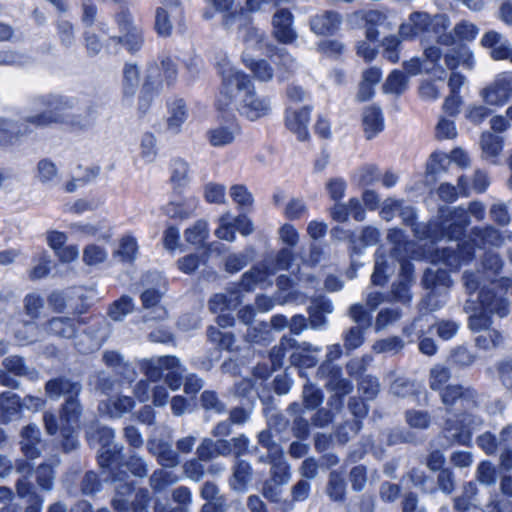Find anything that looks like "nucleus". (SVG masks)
Returning <instances> with one entry per match:
<instances>
[{
    "label": "nucleus",
    "mask_w": 512,
    "mask_h": 512,
    "mask_svg": "<svg viewBox=\"0 0 512 512\" xmlns=\"http://www.w3.org/2000/svg\"><path fill=\"white\" fill-rule=\"evenodd\" d=\"M218 70L222 77V89L217 102L219 109H226L233 104L242 116L251 121L270 113L271 106L268 98L255 93L247 75L228 60L219 62Z\"/></svg>",
    "instance_id": "f257e3e1"
},
{
    "label": "nucleus",
    "mask_w": 512,
    "mask_h": 512,
    "mask_svg": "<svg viewBox=\"0 0 512 512\" xmlns=\"http://www.w3.org/2000/svg\"><path fill=\"white\" fill-rule=\"evenodd\" d=\"M469 224L467 212L462 208H457L441 221L430 223L426 232L419 235V238L431 239L434 242L441 237L447 236L450 241L449 246L438 245L435 251H427L424 256L432 263L443 262L451 269H457L460 265L470 258L473 246L470 243H458L457 240L462 234L464 227Z\"/></svg>",
    "instance_id": "f03ea898"
},
{
    "label": "nucleus",
    "mask_w": 512,
    "mask_h": 512,
    "mask_svg": "<svg viewBox=\"0 0 512 512\" xmlns=\"http://www.w3.org/2000/svg\"><path fill=\"white\" fill-rule=\"evenodd\" d=\"M482 271H478L479 275H474L468 271L464 273V285L471 293L477 290L478 280L486 279L493 285L490 289L483 288L479 295L480 312L474 313L469 318V328L474 333H481L492 330L490 328L491 321L486 313H495L500 317H505L509 313L508 303L502 296V290L498 293L495 292L497 285L494 282V277L498 274L502 267V261L498 255L489 252L485 255L482 261Z\"/></svg>",
    "instance_id": "7ed1b4c3"
},
{
    "label": "nucleus",
    "mask_w": 512,
    "mask_h": 512,
    "mask_svg": "<svg viewBox=\"0 0 512 512\" xmlns=\"http://www.w3.org/2000/svg\"><path fill=\"white\" fill-rule=\"evenodd\" d=\"M442 403L447 409L456 406L457 420L447 421L446 431L455 441L462 445H468L472 438L473 431L482 425V419L472 413L462 412L470 410L476 405V395L470 388L464 389L458 385H449L441 391Z\"/></svg>",
    "instance_id": "20e7f679"
},
{
    "label": "nucleus",
    "mask_w": 512,
    "mask_h": 512,
    "mask_svg": "<svg viewBox=\"0 0 512 512\" xmlns=\"http://www.w3.org/2000/svg\"><path fill=\"white\" fill-rule=\"evenodd\" d=\"M450 26L448 16L438 14L431 17L425 12H413L408 19L401 24L399 33L404 39L420 38L421 42L436 41L450 46L454 44V38L446 30Z\"/></svg>",
    "instance_id": "39448f33"
},
{
    "label": "nucleus",
    "mask_w": 512,
    "mask_h": 512,
    "mask_svg": "<svg viewBox=\"0 0 512 512\" xmlns=\"http://www.w3.org/2000/svg\"><path fill=\"white\" fill-rule=\"evenodd\" d=\"M69 108L68 101L60 96H39L32 101L31 113L24 118V122L35 127L63 123L69 117Z\"/></svg>",
    "instance_id": "423d86ee"
},
{
    "label": "nucleus",
    "mask_w": 512,
    "mask_h": 512,
    "mask_svg": "<svg viewBox=\"0 0 512 512\" xmlns=\"http://www.w3.org/2000/svg\"><path fill=\"white\" fill-rule=\"evenodd\" d=\"M81 408L78 401L72 396L67 399L60 416V427L56 424L52 414L44 415V423L49 434H55L58 429L65 438L64 449L69 451L77 447L78 441L72 435L80 427Z\"/></svg>",
    "instance_id": "0eeeda50"
},
{
    "label": "nucleus",
    "mask_w": 512,
    "mask_h": 512,
    "mask_svg": "<svg viewBox=\"0 0 512 512\" xmlns=\"http://www.w3.org/2000/svg\"><path fill=\"white\" fill-rule=\"evenodd\" d=\"M178 367V359L171 356H162L151 359H144L140 362L141 371L147 376L149 381H140L134 390L136 398L140 402H146L150 399L151 383L156 382L162 376V373L168 369Z\"/></svg>",
    "instance_id": "6e6552de"
},
{
    "label": "nucleus",
    "mask_w": 512,
    "mask_h": 512,
    "mask_svg": "<svg viewBox=\"0 0 512 512\" xmlns=\"http://www.w3.org/2000/svg\"><path fill=\"white\" fill-rule=\"evenodd\" d=\"M291 259L292 252L290 249L284 248L280 250L273 263L254 267L246 272L242 277L240 286L246 291L253 290L257 284L264 283L268 276L274 275L280 270L288 269Z\"/></svg>",
    "instance_id": "1a4fd4ad"
},
{
    "label": "nucleus",
    "mask_w": 512,
    "mask_h": 512,
    "mask_svg": "<svg viewBox=\"0 0 512 512\" xmlns=\"http://www.w3.org/2000/svg\"><path fill=\"white\" fill-rule=\"evenodd\" d=\"M119 36L111 37L115 46L123 44L128 51L136 52L143 44L142 30L137 26L130 14L122 13L116 19Z\"/></svg>",
    "instance_id": "9d476101"
},
{
    "label": "nucleus",
    "mask_w": 512,
    "mask_h": 512,
    "mask_svg": "<svg viewBox=\"0 0 512 512\" xmlns=\"http://www.w3.org/2000/svg\"><path fill=\"white\" fill-rule=\"evenodd\" d=\"M480 95L489 105L501 106L506 103L512 97V73L499 74Z\"/></svg>",
    "instance_id": "9b49d317"
},
{
    "label": "nucleus",
    "mask_w": 512,
    "mask_h": 512,
    "mask_svg": "<svg viewBox=\"0 0 512 512\" xmlns=\"http://www.w3.org/2000/svg\"><path fill=\"white\" fill-rule=\"evenodd\" d=\"M152 276L158 280L159 284L157 288L146 289L141 294V300L144 308H153V311L151 312L153 315H146L145 317L147 320H163L167 316V311L164 307L158 306L157 304L166 291V282L159 274Z\"/></svg>",
    "instance_id": "f8f14e48"
},
{
    "label": "nucleus",
    "mask_w": 512,
    "mask_h": 512,
    "mask_svg": "<svg viewBox=\"0 0 512 512\" xmlns=\"http://www.w3.org/2000/svg\"><path fill=\"white\" fill-rule=\"evenodd\" d=\"M481 45L490 49V56L494 60L512 63V45L502 34L493 30L486 32L481 38Z\"/></svg>",
    "instance_id": "ddd939ff"
},
{
    "label": "nucleus",
    "mask_w": 512,
    "mask_h": 512,
    "mask_svg": "<svg viewBox=\"0 0 512 512\" xmlns=\"http://www.w3.org/2000/svg\"><path fill=\"white\" fill-rule=\"evenodd\" d=\"M311 108L308 106L293 109L288 108L286 111L285 122L287 128L295 133L299 140L304 141L308 138V123L310 120Z\"/></svg>",
    "instance_id": "4468645a"
},
{
    "label": "nucleus",
    "mask_w": 512,
    "mask_h": 512,
    "mask_svg": "<svg viewBox=\"0 0 512 512\" xmlns=\"http://www.w3.org/2000/svg\"><path fill=\"white\" fill-rule=\"evenodd\" d=\"M293 16L288 10H279L273 17V33L284 44H291L297 38L292 28Z\"/></svg>",
    "instance_id": "2eb2a0df"
},
{
    "label": "nucleus",
    "mask_w": 512,
    "mask_h": 512,
    "mask_svg": "<svg viewBox=\"0 0 512 512\" xmlns=\"http://www.w3.org/2000/svg\"><path fill=\"white\" fill-rule=\"evenodd\" d=\"M239 133V126L236 123L229 122L209 129L207 137L213 147L220 148L232 144Z\"/></svg>",
    "instance_id": "dca6fc26"
},
{
    "label": "nucleus",
    "mask_w": 512,
    "mask_h": 512,
    "mask_svg": "<svg viewBox=\"0 0 512 512\" xmlns=\"http://www.w3.org/2000/svg\"><path fill=\"white\" fill-rule=\"evenodd\" d=\"M342 22L341 16L332 11H325L312 17L311 30L318 35H328L336 32Z\"/></svg>",
    "instance_id": "f3484780"
},
{
    "label": "nucleus",
    "mask_w": 512,
    "mask_h": 512,
    "mask_svg": "<svg viewBox=\"0 0 512 512\" xmlns=\"http://www.w3.org/2000/svg\"><path fill=\"white\" fill-rule=\"evenodd\" d=\"M148 449L157 457L159 464L164 467H175L179 463L176 453L172 450L168 442L160 439H152L148 443Z\"/></svg>",
    "instance_id": "a211bd4d"
},
{
    "label": "nucleus",
    "mask_w": 512,
    "mask_h": 512,
    "mask_svg": "<svg viewBox=\"0 0 512 512\" xmlns=\"http://www.w3.org/2000/svg\"><path fill=\"white\" fill-rule=\"evenodd\" d=\"M240 302V292L238 290H231L227 293L215 294L209 300V309L213 313H224L227 310L236 308Z\"/></svg>",
    "instance_id": "6ab92c4d"
},
{
    "label": "nucleus",
    "mask_w": 512,
    "mask_h": 512,
    "mask_svg": "<svg viewBox=\"0 0 512 512\" xmlns=\"http://www.w3.org/2000/svg\"><path fill=\"white\" fill-rule=\"evenodd\" d=\"M252 480L251 465L245 461H238L233 469L232 477L229 481L230 487L237 492H245Z\"/></svg>",
    "instance_id": "aec40b11"
},
{
    "label": "nucleus",
    "mask_w": 512,
    "mask_h": 512,
    "mask_svg": "<svg viewBox=\"0 0 512 512\" xmlns=\"http://www.w3.org/2000/svg\"><path fill=\"white\" fill-rule=\"evenodd\" d=\"M363 127L368 139L375 137L384 128L383 117L379 108L370 106L363 112Z\"/></svg>",
    "instance_id": "412c9836"
},
{
    "label": "nucleus",
    "mask_w": 512,
    "mask_h": 512,
    "mask_svg": "<svg viewBox=\"0 0 512 512\" xmlns=\"http://www.w3.org/2000/svg\"><path fill=\"white\" fill-rule=\"evenodd\" d=\"M191 179L189 165L183 159H174L170 164V181L175 189L186 187Z\"/></svg>",
    "instance_id": "4be33fe9"
},
{
    "label": "nucleus",
    "mask_w": 512,
    "mask_h": 512,
    "mask_svg": "<svg viewBox=\"0 0 512 512\" xmlns=\"http://www.w3.org/2000/svg\"><path fill=\"white\" fill-rule=\"evenodd\" d=\"M480 145L482 149V156L487 160H492L498 157L503 149L502 137L492 134L490 132H484L481 135Z\"/></svg>",
    "instance_id": "5701e85b"
},
{
    "label": "nucleus",
    "mask_w": 512,
    "mask_h": 512,
    "mask_svg": "<svg viewBox=\"0 0 512 512\" xmlns=\"http://www.w3.org/2000/svg\"><path fill=\"white\" fill-rule=\"evenodd\" d=\"M39 434V429L35 425H28L22 431V450L31 459L37 458L40 453L37 447V444H39Z\"/></svg>",
    "instance_id": "b1692460"
},
{
    "label": "nucleus",
    "mask_w": 512,
    "mask_h": 512,
    "mask_svg": "<svg viewBox=\"0 0 512 512\" xmlns=\"http://www.w3.org/2000/svg\"><path fill=\"white\" fill-rule=\"evenodd\" d=\"M352 17L365 20L368 25L366 29V37L369 40H378L379 32L377 31L376 26L382 25L386 19L382 13L378 11H360L354 13Z\"/></svg>",
    "instance_id": "393cba45"
},
{
    "label": "nucleus",
    "mask_w": 512,
    "mask_h": 512,
    "mask_svg": "<svg viewBox=\"0 0 512 512\" xmlns=\"http://www.w3.org/2000/svg\"><path fill=\"white\" fill-rule=\"evenodd\" d=\"M187 119V110L182 100H177L170 107V115L167 119V129L172 134H178Z\"/></svg>",
    "instance_id": "a878e982"
},
{
    "label": "nucleus",
    "mask_w": 512,
    "mask_h": 512,
    "mask_svg": "<svg viewBox=\"0 0 512 512\" xmlns=\"http://www.w3.org/2000/svg\"><path fill=\"white\" fill-rule=\"evenodd\" d=\"M80 391L78 383H72L65 379L51 380L46 384V393L50 398H58L65 394L77 395Z\"/></svg>",
    "instance_id": "bb28decb"
},
{
    "label": "nucleus",
    "mask_w": 512,
    "mask_h": 512,
    "mask_svg": "<svg viewBox=\"0 0 512 512\" xmlns=\"http://www.w3.org/2000/svg\"><path fill=\"white\" fill-rule=\"evenodd\" d=\"M133 408V401L129 397L118 398L111 403L102 402L99 405V411L102 414H107L110 417H120L124 413L131 411Z\"/></svg>",
    "instance_id": "cd10ccee"
},
{
    "label": "nucleus",
    "mask_w": 512,
    "mask_h": 512,
    "mask_svg": "<svg viewBox=\"0 0 512 512\" xmlns=\"http://www.w3.org/2000/svg\"><path fill=\"white\" fill-rule=\"evenodd\" d=\"M197 198L191 196L183 199L181 202H171L166 206V213L172 217L186 218L190 216L197 208Z\"/></svg>",
    "instance_id": "c85d7f7f"
},
{
    "label": "nucleus",
    "mask_w": 512,
    "mask_h": 512,
    "mask_svg": "<svg viewBox=\"0 0 512 512\" xmlns=\"http://www.w3.org/2000/svg\"><path fill=\"white\" fill-rule=\"evenodd\" d=\"M47 331L55 336L71 338L75 335L76 328L70 319L56 317L48 322Z\"/></svg>",
    "instance_id": "c756f323"
},
{
    "label": "nucleus",
    "mask_w": 512,
    "mask_h": 512,
    "mask_svg": "<svg viewBox=\"0 0 512 512\" xmlns=\"http://www.w3.org/2000/svg\"><path fill=\"white\" fill-rule=\"evenodd\" d=\"M245 65L254 73L260 81H269L273 77V69L265 60H254L246 53L243 55Z\"/></svg>",
    "instance_id": "7c9ffc66"
},
{
    "label": "nucleus",
    "mask_w": 512,
    "mask_h": 512,
    "mask_svg": "<svg viewBox=\"0 0 512 512\" xmlns=\"http://www.w3.org/2000/svg\"><path fill=\"white\" fill-rule=\"evenodd\" d=\"M36 177L42 184L54 185L58 181V169L52 161L42 159L37 164Z\"/></svg>",
    "instance_id": "2f4dec72"
},
{
    "label": "nucleus",
    "mask_w": 512,
    "mask_h": 512,
    "mask_svg": "<svg viewBox=\"0 0 512 512\" xmlns=\"http://www.w3.org/2000/svg\"><path fill=\"white\" fill-rule=\"evenodd\" d=\"M407 86V77L402 72L394 70L386 79V82L383 85V90L385 93L399 95L407 89Z\"/></svg>",
    "instance_id": "473e14b6"
},
{
    "label": "nucleus",
    "mask_w": 512,
    "mask_h": 512,
    "mask_svg": "<svg viewBox=\"0 0 512 512\" xmlns=\"http://www.w3.org/2000/svg\"><path fill=\"white\" fill-rule=\"evenodd\" d=\"M441 59V51L436 46H429L424 49V59L422 60L424 64H428L432 67L431 73L437 76L439 79L445 75V70L440 64Z\"/></svg>",
    "instance_id": "72a5a7b5"
},
{
    "label": "nucleus",
    "mask_w": 512,
    "mask_h": 512,
    "mask_svg": "<svg viewBox=\"0 0 512 512\" xmlns=\"http://www.w3.org/2000/svg\"><path fill=\"white\" fill-rule=\"evenodd\" d=\"M380 177L379 169L374 164H365L359 167L352 176V179L361 185H370Z\"/></svg>",
    "instance_id": "f704fd0d"
},
{
    "label": "nucleus",
    "mask_w": 512,
    "mask_h": 512,
    "mask_svg": "<svg viewBox=\"0 0 512 512\" xmlns=\"http://www.w3.org/2000/svg\"><path fill=\"white\" fill-rule=\"evenodd\" d=\"M51 257L46 251L38 253L34 258V264L29 272L31 279H41L50 271Z\"/></svg>",
    "instance_id": "c9c22d12"
},
{
    "label": "nucleus",
    "mask_w": 512,
    "mask_h": 512,
    "mask_svg": "<svg viewBox=\"0 0 512 512\" xmlns=\"http://www.w3.org/2000/svg\"><path fill=\"white\" fill-rule=\"evenodd\" d=\"M478 33L479 29L475 24L468 21H461L455 25L453 34H450L453 36L454 42L456 39L471 42L477 37Z\"/></svg>",
    "instance_id": "e433bc0d"
},
{
    "label": "nucleus",
    "mask_w": 512,
    "mask_h": 512,
    "mask_svg": "<svg viewBox=\"0 0 512 512\" xmlns=\"http://www.w3.org/2000/svg\"><path fill=\"white\" fill-rule=\"evenodd\" d=\"M217 446L220 454L233 453L235 456H240L245 453L248 448V439L244 436H240L233 438L230 443L219 441Z\"/></svg>",
    "instance_id": "4c0bfd02"
},
{
    "label": "nucleus",
    "mask_w": 512,
    "mask_h": 512,
    "mask_svg": "<svg viewBox=\"0 0 512 512\" xmlns=\"http://www.w3.org/2000/svg\"><path fill=\"white\" fill-rule=\"evenodd\" d=\"M234 217L230 213H225L219 219V227L215 231V235L222 240L232 242L235 240Z\"/></svg>",
    "instance_id": "58836bf2"
},
{
    "label": "nucleus",
    "mask_w": 512,
    "mask_h": 512,
    "mask_svg": "<svg viewBox=\"0 0 512 512\" xmlns=\"http://www.w3.org/2000/svg\"><path fill=\"white\" fill-rule=\"evenodd\" d=\"M108 257V251L96 244L87 245L83 250V261L89 266L103 263Z\"/></svg>",
    "instance_id": "ea45409f"
},
{
    "label": "nucleus",
    "mask_w": 512,
    "mask_h": 512,
    "mask_svg": "<svg viewBox=\"0 0 512 512\" xmlns=\"http://www.w3.org/2000/svg\"><path fill=\"white\" fill-rule=\"evenodd\" d=\"M423 282L427 288L438 289L440 287H449L451 284V279L447 275L446 271H434L432 269H427Z\"/></svg>",
    "instance_id": "a19ab883"
},
{
    "label": "nucleus",
    "mask_w": 512,
    "mask_h": 512,
    "mask_svg": "<svg viewBox=\"0 0 512 512\" xmlns=\"http://www.w3.org/2000/svg\"><path fill=\"white\" fill-rule=\"evenodd\" d=\"M178 480L179 477L175 473L165 470L155 471L150 479L151 486L156 491H161L166 487L177 483Z\"/></svg>",
    "instance_id": "79ce46f5"
},
{
    "label": "nucleus",
    "mask_w": 512,
    "mask_h": 512,
    "mask_svg": "<svg viewBox=\"0 0 512 512\" xmlns=\"http://www.w3.org/2000/svg\"><path fill=\"white\" fill-rule=\"evenodd\" d=\"M133 308L134 304L132 299L130 297L123 296L111 305L109 309V316L115 321H120L126 315L131 313Z\"/></svg>",
    "instance_id": "37998d69"
},
{
    "label": "nucleus",
    "mask_w": 512,
    "mask_h": 512,
    "mask_svg": "<svg viewBox=\"0 0 512 512\" xmlns=\"http://www.w3.org/2000/svg\"><path fill=\"white\" fill-rule=\"evenodd\" d=\"M138 250L137 241L134 237L126 235L121 238L119 248L115 251V255L122 257L124 261H132L135 259Z\"/></svg>",
    "instance_id": "c03bdc74"
},
{
    "label": "nucleus",
    "mask_w": 512,
    "mask_h": 512,
    "mask_svg": "<svg viewBox=\"0 0 512 512\" xmlns=\"http://www.w3.org/2000/svg\"><path fill=\"white\" fill-rule=\"evenodd\" d=\"M325 188L330 199L334 202L341 201L347 189L346 181L341 177H333L327 180Z\"/></svg>",
    "instance_id": "a18cd8bd"
},
{
    "label": "nucleus",
    "mask_w": 512,
    "mask_h": 512,
    "mask_svg": "<svg viewBox=\"0 0 512 512\" xmlns=\"http://www.w3.org/2000/svg\"><path fill=\"white\" fill-rule=\"evenodd\" d=\"M458 186H459V192H458L457 188L454 187L453 185L448 184V183H443L438 188V194L445 201H454L458 197L459 193H461L463 195L468 194V188L466 187V182L463 177L459 178Z\"/></svg>",
    "instance_id": "49530a36"
},
{
    "label": "nucleus",
    "mask_w": 512,
    "mask_h": 512,
    "mask_svg": "<svg viewBox=\"0 0 512 512\" xmlns=\"http://www.w3.org/2000/svg\"><path fill=\"white\" fill-rule=\"evenodd\" d=\"M230 196L242 209H249L253 204V196L244 185H233L230 188Z\"/></svg>",
    "instance_id": "de8ad7c7"
},
{
    "label": "nucleus",
    "mask_w": 512,
    "mask_h": 512,
    "mask_svg": "<svg viewBox=\"0 0 512 512\" xmlns=\"http://www.w3.org/2000/svg\"><path fill=\"white\" fill-rule=\"evenodd\" d=\"M102 201L98 198L78 199L65 205V210L73 214H82L97 209Z\"/></svg>",
    "instance_id": "09e8293b"
},
{
    "label": "nucleus",
    "mask_w": 512,
    "mask_h": 512,
    "mask_svg": "<svg viewBox=\"0 0 512 512\" xmlns=\"http://www.w3.org/2000/svg\"><path fill=\"white\" fill-rule=\"evenodd\" d=\"M501 339V335L497 330H485V332H481L476 336L475 344L480 349L489 350L499 345Z\"/></svg>",
    "instance_id": "8fccbe9b"
},
{
    "label": "nucleus",
    "mask_w": 512,
    "mask_h": 512,
    "mask_svg": "<svg viewBox=\"0 0 512 512\" xmlns=\"http://www.w3.org/2000/svg\"><path fill=\"white\" fill-rule=\"evenodd\" d=\"M141 157L146 162H153L157 156V141L153 134H144L140 143Z\"/></svg>",
    "instance_id": "3c124183"
},
{
    "label": "nucleus",
    "mask_w": 512,
    "mask_h": 512,
    "mask_svg": "<svg viewBox=\"0 0 512 512\" xmlns=\"http://www.w3.org/2000/svg\"><path fill=\"white\" fill-rule=\"evenodd\" d=\"M208 236L207 223L205 221L196 222L191 228L185 231V239L191 244H200Z\"/></svg>",
    "instance_id": "603ef678"
},
{
    "label": "nucleus",
    "mask_w": 512,
    "mask_h": 512,
    "mask_svg": "<svg viewBox=\"0 0 512 512\" xmlns=\"http://www.w3.org/2000/svg\"><path fill=\"white\" fill-rule=\"evenodd\" d=\"M437 139H455L457 136V128L454 121L445 117H440L435 128Z\"/></svg>",
    "instance_id": "864d4df0"
},
{
    "label": "nucleus",
    "mask_w": 512,
    "mask_h": 512,
    "mask_svg": "<svg viewBox=\"0 0 512 512\" xmlns=\"http://www.w3.org/2000/svg\"><path fill=\"white\" fill-rule=\"evenodd\" d=\"M139 83V71L135 65L127 64L124 68V93H135Z\"/></svg>",
    "instance_id": "5fc2aeb1"
},
{
    "label": "nucleus",
    "mask_w": 512,
    "mask_h": 512,
    "mask_svg": "<svg viewBox=\"0 0 512 512\" xmlns=\"http://www.w3.org/2000/svg\"><path fill=\"white\" fill-rule=\"evenodd\" d=\"M155 29L158 34L168 36L172 31L170 14L164 7H159L155 15Z\"/></svg>",
    "instance_id": "6e6d98bb"
},
{
    "label": "nucleus",
    "mask_w": 512,
    "mask_h": 512,
    "mask_svg": "<svg viewBox=\"0 0 512 512\" xmlns=\"http://www.w3.org/2000/svg\"><path fill=\"white\" fill-rule=\"evenodd\" d=\"M406 421L411 428L426 429L431 423L428 412L411 410L406 413Z\"/></svg>",
    "instance_id": "4d7b16f0"
},
{
    "label": "nucleus",
    "mask_w": 512,
    "mask_h": 512,
    "mask_svg": "<svg viewBox=\"0 0 512 512\" xmlns=\"http://www.w3.org/2000/svg\"><path fill=\"white\" fill-rule=\"evenodd\" d=\"M477 480L484 485H493L496 482V469L488 461L481 462L476 471Z\"/></svg>",
    "instance_id": "13d9d810"
},
{
    "label": "nucleus",
    "mask_w": 512,
    "mask_h": 512,
    "mask_svg": "<svg viewBox=\"0 0 512 512\" xmlns=\"http://www.w3.org/2000/svg\"><path fill=\"white\" fill-rule=\"evenodd\" d=\"M226 189L224 185L208 183L204 189V197L209 203H224Z\"/></svg>",
    "instance_id": "bf43d9fd"
},
{
    "label": "nucleus",
    "mask_w": 512,
    "mask_h": 512,
    "mask_svg": "<svg viewBox=\"0 0 512 512\" xmlns=\"http://www.w3.org/2000/svg\"><path fill=\"white\" fill-rule=\"evenodd\" d=\"M450 378V372L442 366H435L430 371L429 385L433 390H439Z\"/></svg>",
    "instance_id": "052dcab7"
},
{
    "label": "nucleus",
    "mask_w": 512,
    "mask_h": 512,
    "mask_svg": "<svg viewBox=\"0 0 512 512\" xmlns=\"http://www.w3.org/2000/svg\"><path fill=\"white\" fill-rule=\"evenodd\" d=\"M303 399L307 408L315 409L322 403L321 391L312 384H306L303 389Z\"/></svg>",
    "instance_id": "680f3d73"
},
{
    "label": "nucleus",
    "mask_w": 512,
    "mask_h": 512,
    "mask_svg": "<svg viewBox=\"0 0 512 512\" xmlns=\"http://www.w3.org/2000/svg\"><path fill=\"white\" fill-rule=\"evenodd\" d=\"M251 257L248 252L230 255L225 262L226 270L231 273L238 272L247 265Z\"/></svg>",
    "instance_id": "e2e57ef3"
},
{
    "label": "nucleus",
    "mask_w": 512,
    "mask_h": 512,
    "mask_svg": "<svg viewBox=\"0 0 512 512\" xmlns=\"http://www.w3.org/2000/svg\"><path fill=\"white\" fill-rule=\"evenodd\" d=\"M345 492L344 480L335 472L330 474L328 494L334 500L343 498Z\"/></svg>",
    "instance_id": "0e129e2a"
},
{
    "label": "nucleus",
    "mask_w": 512,
    "mask_h": 512,
    "mask_svg": "<svg viewBox=\"0 0 512 512\" xmlns=\"http://www.w3.org/2000/svg\"><path fill=\"white\" fill-rule=\"evenodd\" d=\"M275 56V62L286 72H294L298 68V63L286 49H279Z\"/></svg>",
    "instance_id": "69168bd1"
},
{
    "label": "nucleus",
    "mask_w": 512,
    "mask_h": 512,
    "mask_svg": "<svg viewBox=\"0 0 512 512\" xmlns=\"http://www.w3.org/2000/svg\"><path fill=\"white\" fill-rule=\"evenodd\" d=\"M401 317V314L398 310H382L376 319L375 328L377 331L383 330L389 325L396 322Z\"/></svg>",
    "instance_id": "338daca9"
},
{
    "label": "nucleus",
    "mask_w": 512,
    "mask_h": 512,
    "mask_svg": "<svg viewBox=\"0 0 512 512\" xmlns=\"http://www.w3.org/2000/svg\"><path fill=\"white\" fill-rule=\"evenodd\" d=\"M377 41L369 40L366 37V40L360 41L357 45V54L362 57L365 61H372L377 55Z\"/></svg>",
    "instance_id": "774afa93"
}]
</instances>
